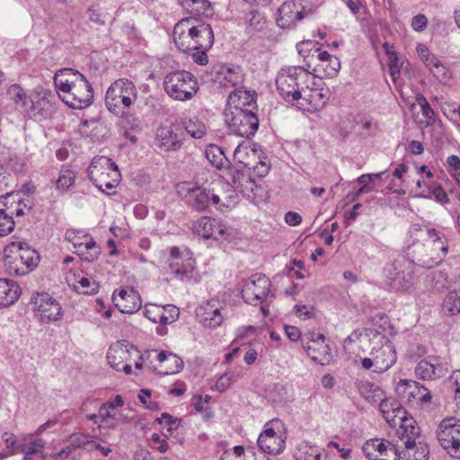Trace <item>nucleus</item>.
<instances>
[{
	"label": "nucleus",
	"instance_id": "15",
	"mask_svg": "<svg viewBox=\"0 0 460 460\" xmlns=\"http://www.w3.org/2000/svg\"><path fill=\"white\" fill-rule=\"evenodd\" d=\"M115 306L123 314H134L142 305L139 294L133 288H121L112 295Z\"/></svg>",
	"mask_w": 460,
	"mask_h": 460
},
{
	"label": "nucleus",
	"instance_id": "38",
	"mask_svg": "<svg viewBox=\"0 0 460 460\" xmlns=\"http://www.w3.org/2000/svg\"><path fill=\"white\" fill-rule=\"evenodd\" d=\"M358 392L361 396L370 402H377L383 396L382 389L369 382H360Z\"/></svg>",
	"mask_w": 460,
	"mask_h": 460
},
{
	"label": "nucleus",
	"instance_id": "50",
	"mask_svg": "<svg viewBox=\"0 0 460 460\" xmlns=\"http://www.w3.org/2000/svg\"><path fill=\"white\" fill-rule=\"evenodd\" d=\"M269 397L275 402H283L288 399V388L281 384H275L269 391Z\"/></svg>",
	"mask_w": 460,
	"mask_h": 460
},
{
	"label": "nucleus",
	"instance_id": "35",
	"mask_svg": "<svg viewBox=\"0 0 460 460\" xmlns=\"http://www.w3.org/2000/svg\"><path fill=\"white\" fill-rule=\"evenodd\" d=\"M194 263L195 261L191 258L185 260L181 266L172 262L169 265V272L181 280L190 279L193 277Z\"/></svg>",
	"mask_w": 460,
	"mask_h": 460
},
{
	"label": "nucleus",
	"instance_id": "14",
	"mask_svg": "<svg viewBox=\"0 0 460 460\" xmlns=\"http://www.w3.org/2000/svg\"><path fill=\"white\" fill-rule=\"evenodd\" d=\"M219 300L210 299L199 305L196 310L198 321L205 327L217 328L223 323Z\"/></svg>",
	"mask_w": 460,
	"mask_h": 460
},
{
	"label": "nucleus",
	"instance_id": "60",
	"mask_svg": "<svg viewBox=\"0 0 460 460\" xmlns=\"http://www.w3.org/2000/svg\"><path fill=\"white\" fill-rule=\"evenodd\" d=\"M411 380H400L396 385V393L402 399L407 402H410V384H411Z\"/></svg>",
	"mask_w": 460,
	"mask_h": 460
},
{
	"label": "nucleus",
	"instance_id": "33",
	"mask_svg": "<svg viewBox=\"0 0 460 460\" xmlns=\"http://www.w3.org/2000/svg\"><path fill=\"white\" fill-rule=\"evenodd\" d=\"M406 460H428L429 450L425 443H416V440L410 445L404 446L402 452Z\"/></svg>",
	"mask_w": 460,
	"mask_h": 460
},
{
	"label": "nucleus",
	"instance_id": "3",
	"mask_svg": "<svg viewBox=\"0 0 460 460\" xmlns=\"http://www.w3.org/2000/svg\"><path fill=\"white\" fill-rule=\"evenodd\" d=\"M313 77L302 66H288L282 68L276 78L279 93L289 103L300 101L303 92L309 89Z\"/></svg>",
	"mask_w": 460,
	"mask_h": 460
},
{
	"label": "nucleus",
	"instance_id": "1",
	"mask_svg": "<svg viewBox=\"0 0 460 460\" xmlns=\"http://www.w3.org/2000/svg\"><path fill=\"white\" fill-rule=\"evenodd\" d=\"M54 84L62 101L73 109H84L93 102V88L77 70L62 68L54 76Z\"/></svg>",
	"mask_w": 460,
	"mask_h": 460
},
{
	"label": "nucleus",
	"instance_id": "9",
	"mask_svg": "<svg viewBox=\"0 0 460 460\" xmlns=\"http://www.w3.org/2000/svg\"><path fill=\"white\" fill-rule=\"evenodd\" d=\"M437 438L450 456L460 458V420L447 418L441 420L437 429Z\"/></svg>",
	"mask_w": 460,
	"mask_h": 460
},
{
	"label": "nucleus",
	"instance_id": "12",
	"mask_svg": "<svg viewBox=\"0 0 460 460\" xmlns=\"http://www.w3.org/2000/svg\"><path fill=\"white\" fill-rule=\"evenodd\" d=\"M385 275L394 285L402 289L410 288L414 282L412 264L404 258L397 259L385 269Z\"/></svg>",
	"mask_w": 460,
	"mask_h": 460
},
{
	"label": "nucleus",
	"instance_id": "42",
	"mask_svg": "<svg viewBox=\"0 0 460 460\" xmlns=\"http://www.w3.org/2000/svg\"><path fill=\"white\" fill-rule=\"evenodd\" d=\"M215 220L208 217H202L194 225V232L204 239H209L213 235Z\"/></svg>",
	"mask_w": 460,
	"mask_h": 460
},
{
	"label": "nucleus",
	"instance_id": "45",
	"mask_svg": "<svg viewBox=\"0 0 460 460\" xmlns=\"http://www.w3.org/2000/svg\"><path fill=\"white\" fill-rule=\"evenodd\" d=\"M429 279L430 286L438 291L448 288L450 283L448 274L441 270H433L429 274Z\"/></svg>",
	"mask_w": 460,
	"mask_h": 460
},
{
	"label": "nucleus",
	"instance_id": "4",
	"mask_svg": "<svg viewBox=\"0 0 460 460\" xmlns=\"http://www.w3.org/2000/svg\"><path fill=\"white\" fill-rule=\"evenodd\" d=\"M357 340L361 343L370 341L373 344L370 356L375 358L377 373H384L395 364L397 359L395 348L385 336L374 333L373 338L370 339L367 334L363 335L362 332L355 331L346 338L344 342L349 344Z\"/></svg>",
	"mask_w": 460,
	"mask_h": 460
},
{
	"label": "nucleus",
	"instance_id": "37",
	"mask_svg": "<svg viewBox=\"0 0 460 460\" xmlns=\"http://www.w3.org/2000/svg\"><path fill=\"white\" fill-rule=\"evenodd\" d=\"M75 172L69 165H63L56 181L57 190L66 191L75 183Z\"/></svg>",
	"mask_w": 460,
	"mask_h": 460
},
{
	"label": "nucleus",
	"instance_id": "13",
	"mask_svg": "<svg viewBox=\"0 0 460 460\" xmlns=\"http://www.w3.org/2000/svg\"><path fill=\"white\" fill-rule=\"evenodd\" d=\"M179 193L186 203L197 211H204L210 204V192L200 186L184 182L180 186Z\"/></svg>",
	"mask_w": 460,
	"mask_h": 460
},
{
	"label": "nucleus",
	"instance_id": "51",
	"mask_svg": "<svg viewBox=\"0 0 460 460\" xmlns=\"http://www.w3.org/2000/svg\"><path fill=\"white\" fill-rule=\"evenodd\" d=\"M381 450L383 456L377 460H399L398 447L391 442L383 440Z\"/></svg>",
	"mask_w": 460,
	"mask_h": 460
},
{
	"label": "nucleus",
	"instance_id": "27",
	"mask_svg": "<svg viewBox=\"0 0 460 460\" xmlns=\"http://www.w3.org/2000/svg\"><path fill=\"white\" fill-rule=\"evenodd\" d=\"M397 426L396 434L404 446L413 443L420 436V428L416 425L414 419L407 413Z\"/></svg>",
	"mask_w": 460,
	"mask_h": 460
},
{
	"label": "nucleus",
	"instance_id": "20",
	"mask_svg": "<svg viewBox=\"0 0 460 460\" xmlns=\"http://www.w3.org/2000/svg\"><path fill=\"white\" fill-rule=\"evenodd\" d=\"M215 81H217L223 87L237 88L243 84L244 75L239 66H219L216 70Z\"/></svg>",
	"mask_w": 460,
	"mask_h": 460
},
{
	"label": "nucleus",
	"instance_id": "62",
	"mask_svg": "<svg viewBox=\"0 0 460 460\" xmlns=\"http://www.w3.org/2000/svg\"><path fill=\"white\" fill-rule=\"evenodd\" d=\"M428 24V19L424 14H417L411 20V27L416 31H422Z\"/></svg>",
	"mask_w": 460,
	"mask_h": 460
},
{
	"label": "nucleus",
	"instance_id": "52",
	"mask_svg": "<svg viewBox=\"0 0 460 460\" xmlns=\"http://www.w3.org/2000/svg\"><path fill=\"white\" fill-rule=\"evenodd\" d=\"M317 58L320 61H322L323 63H326V62L333 63V66H331L330 70L327 71V75L329 76H332V75H336L337 72L341 68V64H340L339 59L336 57L332 56L327 51L319 52L317 55Z\"/></svg>",
	"mask_w": 460,
	"mask_h": 460
},
{
	"label": "nucleus",
	"instance_id": "59",
	"mask_svg": "<svg viewBox=\"0 0 460 460\" xmlns=\"http://www.w3.org/2000/svg\"><path fill=\"white\" fill-rule=\"evenodd\" d=\"M235 380V375L233 372H226L222 375L216 382V388L220 393L225 392Z\"/></svg>",
	"mask_w": 460,
	"mask_h": 460
},
{
	"label": "nucleus",
	"instance_id": "8",
	"mask_svg": "<svg viewBox=\"0 0 460 460\" xmlns=\"http://www.w3.org/2000/svg\"><path fill=\"white\" fill-rule=\"evenodd\" d=\"M224 119L229 130L238 137L249 138L259 128L258 117L252 110H225Z\"/></svg>",
	"mask_w": 460,
	"mask_h": 460
},
{
	"label": "nucleus",
	"instance_id": "19",
	"mask_svg": "<svg viewBox=\"0 0 460 460\" xmlns=\"http://www.w3.org/2000/svg\"><path fill=\"white\" fill-rule=\"evenodd\" d=\"M306 13L296 10V4L293 1L283 3L278 10L277 24L281 28H290L301 21Z\"/></svg>",
	"mask_w": 460,
	"mask_h": 460
},
{
	"label": "nucleus",
	"instance_id": "40",
	"mask_svg": "<svg viewBox=\"0 0 460 460\" xmlns=\"http://www.w3.org/2000/svg\"><path fill=\"white\" fill-rule=\"evenodd\" d=\"M65 239L71 243L76 251L78 248H81L84 243L90 242L93 237L82 230L68 229L65 234Z\"/></svg>",
	"mask_w": 460,
	"mask_h": 460
},
{
	"label": "nucleus",
	"instance_id": "28",
	"mask_svg": "<svg viewBox=\"0 0 460 460\" xmlns=\"http://www.w3.org/2000/svg\"><path fill=\"white\" fill-rule=\"evenodd\" d=\"M48 95L47 92L37 93L33 95L30 111L34 119H41L51 116L53 105L48 99Z\"/></svg>",
	"mask_w": 460,
	"mask_h": 460
},
{
	"label": "nucleus",
	"instance_id": "30",
	"mask_svg": "<svg viewBox=\"0 0 460 460\" xmlns=\"http://www.w3.org/2000/svg\"><path fill=\"white\" fill-rule=\"evenodd\" d=\"M129 358V350L128 345L119 341L112 344L107 352V360L109 365L119 371L123 363L127 362Z\"/></svg>",
	"mask_w": 460,
	"mask_h": 460
},
{
	"label": "nucleus",
	"instance_id": "6",
	"mask_svg": "<svg viewBox=\"0 0 460 460\" xmlns=\"http://www.w3.org/2000/svg\"><path fill=\"white\" fill-rule=\"evenodd\" d=\"M88 176L102 191L107 192L116 188L120 181L117 164L107 156L94 157L88 167Z\"/></svg>",
	"mask_w": 460,
	"mask_h": 460
},
{
	"label": "nucleus",
	"instance_id": "10",
	"mask_svg": "<svg viewBox=\"0 0 460 460\" xmlns=\"http://www.w3.org/2000/svg\"><path fill=\"white\" fill-rule=\"evenodd\" d=\"M270 280L262 273H255L251 276L242 289V296L245 303L256 305L273 297L270 293Z\"/></svg>",
	"mask_w": 460,
	"mask_h": 460
},
{
	"label": "nucleus",
	"instance_id": "2",
	"mask_svg": "<svg viewBox=\"0 0 460 460\" xmlns=\"http://www.w3.org/2000/svg\"><path fill=\"white\" fill-rule=\"evenodd\" d=\"M40 261V253L26 243L12 242L4 250V263L13 276H25L33 271Z\"/></svg>",
	"mask_w": 460,
	"mask_h": 460
},
{
	"label": "nucleus",
	"instance_id": "5",
	"mask_svg": "<svg viewBox=\"0 0 460 460\" xmlns=\"http://www.w3.org/2000/svg\"><path fill=\"white\" fill-rule=\"evenodd\" d=\"M137 99V90L135 84L128 79L120 78L113 82L108 88L105 105L116 116L124 117Z\"/></svg>",
	"mask_w": 460,
	"mask_h": 460
},
{
	"label": "nucleus",
	"instance_id": "31",
	"mask_svg": "<svg viewBox=\"0 0 460 460\" xmlns=\"http://www.w3.org/2000/svg\"><path fill=\"white\" fill-rule=\"evenodd\" d=\"M21 294L20 287L13 281L0 279V307L13 305Z\"/></svg>",
	"mask_w": 460,
	"mask_h": 460
},
{
	"label": "nucleus",
	"instance_id": "46",
	"mask_svg": "<svg viewBox=\"0 0 460 460\" xmlns=\"http://www.w3.org/2000/svg\"><path fill=\"white\" fill-rule=\"evenodd\" d=\"M383 446V439L374 438L367 441L362 447V450L368 460H377V457H381Z\"/></svg>",
	"mask_w": 460,
	"mask_h": 460
},
{
	"label": "nucleus",
	"instance_id": "48",
	"mask_svg": "<svg viewBox=\"0 0 460 460\" xmlns=\"http://www.w3.org/2000/svg\"><path fill=\"white\" fill-rule=\"evenodd\" d=\"M75 289L78 293L84 295H93L97 293L99 284L94 280H90L87 278H81L77 284L75 285Z\"/></svg>",
	"mask_w": 460,
	"mask_h": 460
},
{
	"label": "nucleus",
	"instance_id": "53",
	"mask_svg": "<svg viewBox=\"0 0 460 460\" xmlns=\"http://www.w3.org/2000/svg\"><path fill=\"white\" fill-rule=\"evenodd\" d=\"M163 311L161 306L154 304L146 305L144 314L145 316L152 321L153 323H162Z\"/></svg>",
	"mask_w": 460,
	"mask_h": 460
},
{
	"label": "nucleus",
	"instance_id": "29",
	"mask_svg": "<svg viewBox=\"0 0 460 460\" xmlns=\"http://www.w3.org/2000/svg\"><path fill=\"white\" fill-rule=\"evenodd\" d=\"M21 206V193L9 192L0 197V208L11 219L13 216L20 217L23 216V211L20 208Z\"/></svg>",
	"mask_w": 460,
	"mask_h": 460
},
{
	"label": "nucleus",
	"instance_id": "11",
	"mask_svg": "<svg viewBox=\"0 0 460 460\" xmlns=\"http://www.w3.org/2000/svg\"><path fill=\"white\" fill-rule=\"evenodd\" d=\"M31 304L41 323L57 322L63 315L59 303L48 293H36L32 295Z\"/></svg>",
	"mask_w": 460,
	"mask_h": 460
},
{
	"label": "nucleus",
	"instance_id": "24",
	"mask_svg": "<svg viewBox=\"0 0 460 460\" xmlns=\"http://www.w3.org/2000/svg\"><path fill=\"white\" fill-rule=\"evenodd\" d=\"M412 257L419 265L424 268H431L438 264V256L426 240L422 243H414L411 252Z\"/></svg>",
	"mask_w": 460,
	"mask_h": 460
},
{
	"label": "nucleus",
	"instance_id": "7",
	"mask_svg": "<svg viewBox=\"0 0 460 460\" xmlns=\"http://www.w3.org/2000/svg\"><path fill=\"white\" fill-rule=\"evenodd\" d=\"M164 86L166 93L177 101L190 100L199 90L196 77L185 70L167 74L164 80Z\"/></svg>",
	"mask_w": 460,
	"mask_h": 460
},
{
	"label": "nucleus",
	"instance_id": "26",
	"mask_svg": "<svg viewBox=\"0 0 460 460\" xmlns=\"http://www.w3.org/2000/svg\"><path fill=\"white\" fill-rule=\"evenodd\" d=\"M190 33L193 36L195 49L208 50L214 43V33L212 27L207 23H200L190 26Z\"/></svg>",
	"mask_w": 460,
	"mask_h": 460
},
{
	"label": "nucleus",
	"instance_id": "55",
	"mask_svg": "<svg viewBox=\"0 0 460 460\" xmlns=\"http://www.w3.org/2000/svg\"><path fill=\"white\" fill-rule=\"evenodd\" d=\"M70 443L72 444V447L75 448H85L86 447H89V445H92L93 443V437L89 434H74L71 436Z\"/></svg>",
	"mask_w": 460,
	"mask_h": 460
},
{
	"label": "nucleus",
	"instance_id": "21",
	"mask_svg": "<svg viewBox=\"0 0 460 460\" xmlns=\"http://www.w3.org/2000/svg\"><path fill=\"white\" fill-rule=\"evenodd\" d=\"M447 369L437 358L420 360L416 368V375L421 379H436L446 375Z\"/></svg>",
	"mask_w": 460,
	"mask_h": 460
},
{
	"label": "nucleus",
	"instance_id": "36",
	"mask_svg": "<svg viewBox=\"0 0 460 460\" xmlns=\"http://www.w3.org/2000/svg\"><path fill=\"white\" fill-rule=\"evenodd\" d=\"M75 252L80 256L82 260L93 262L96 261L101 254V247L92 239L90 242L84 243V244L75 251Z\"/></svg>",
	"mask_w": 460,
	"mask_h": 460
},
{
	"label": "nucleus",
	"instance_id": "32",
	"mask_svg": "<svg viewBox=\"0 0 460 460\" xmlns=\"http://www.w3.org/2000/svg\"><path fill=\"white\" fill-rule=\"evenodd\" d=\"M426 234L428 243L438 253V262H440L448 252V243L446 236L434 228H426Z\"/></svg>",
	"mask_w": 460,
	"mask_h": 460
},
{
	"label": "nucleus",
	"instance_id": "58",
	"mask_svg": "<svg viewBox=\"0 0 460 460\" xmlns=\"http://www.w3.org/2000/svg\"><path fill=\"white\" fill-rule=\"evenodd\" d=\"M417 104L420 107L423 117L425 118V122L429 123L434 116V111L431 109L429 103L427 99L423 95H417L416 97Z\"/></svg>",
	"mask_w": 460,
	"mask_h": 460
},
{
	"label": "nucleus",
	"instance_id": "56",
	"mask_svg": "<svg viewBox=\"0 0 460 460\" xmlns=\"http://www.w3.org/2000/svg\"><path fill=\"white\" fill-rule=\"evenodd\" d=\"M387 57L390 75L393 80L395 81L400 76L399 58L395 51H387Z\"/></svg>",
	"mask_w": 460,
	"mask_h": 460
},
{
	"label": "nucleus",
	"instance_id": "39",
	"mask_svg": "<svg viewBox=\"0 0 460 460\" xmlns=\"http://www.w3.org/2000/svg\"><path fill=\"white\" fill-rule=\"evenodd\" d=\"M443 308L450 315L460 314V288L452 290L447 295Z\"/></svg>",
	"mask_w": 460,
	"mask_h": 460
},
{
	"label": "nucleus",
	"instance_id": "43",
	"mask_svg": "<svg viewBox=\"0 0 460 460\" xmlns=\"http://www.w3.org/2000/svg\"><path fill=\"white\" fill-rule=\"evenodd\" d=\"M206 156L210 164L218 169H221L226 163H228L222 149L216 145H211L206 149Z\"/></svg>",
	"mask_w": 460,
	"mask_h": 460
},
{
	"label": "nucleus",
	"instance_id": "17",
	"mask_svg": "<svg viewBox=\"0 0 460 460\" xmlns=\"http://www.w3.org/2000/svg\"><path fill=\"white\" fill-rule=\"evenodd\" d=\"M309 340L313 345L305 346L308 356L321 365H327L331 359L330 348L324 343L325 337L320 333H311Z\"/></svg>",
	"mask_w": 460,
	"mask_h": 460
},
{
	"label": "nucleus",
	"instance_id": "44",
	"mask_svg": "<svg viewBox=\"0 0 460 460\" xmlns=\"http://www.w3.org/2000/svg\"><path fill=\"white\" fill-rule=\"evenodd\" d=\"M410 402L418 401L422 402H429L431 400L429 391L418 382L412 381L410 384Z\"/></svg>",
	"mask_w": 460,
	"mask_h": 460
},
{
	"label": "nucleus",
	"instance_id": "18",
	"mask_svg": "<svg viewBox=\"0 0 460 460\" xmlns=\"http://www.w3.org/2000/svg\"><path fill=\"white\" fill-rule=\"evenodd\" d=\"M256 109L254 93H251L241 88H235L232 91L227 99L226 108L225 110H252Z\"/></svg>",
	"mask_w": 460,
	"mask_h": 460
},
{
	"label": "nucleus",
	"instance_id": "47",
	"mask_svg": "<svg viewBox=\"0 0 460 460\" xmlns=\"http://www.w3.org/2000/svg\"><path fill=\"white\" fill-rule=\"evenodd\" d=\"M248 31L249 32L261 31L267 26V21L263 15L252 11L249 13Z\"/></svg>",
	"mask_w": 460,
	"mask_h": 460
},
{
	"label": "nucleus",
	"instance_id": "34",
	"mask_svg": "<svg viewBox=\"0 0 460 460\" xmlns=\"http://www.w3.org/2000/svg\"><path fill=\"white\" fill-rule=\"evenodd\" d=\"M157 359L159 362L165 364V370L164 372L165 375L177 373L183 367L181 358L171 352L161 351L157 355Z\"/></svg>",
	"mask_w": 460,
	"mask_h": 460
},
{
	"label": "nucleus",
	"instance_id": "16",
	"mask_svg": "<svg viewBox=\"0 0 460 460\" xmlns=\"http://www.w3.org/2000/svg\"><path fill=\"white\" fill-rule=\"evenodd\" d=\"M155 146L162 151H176L181 146V139L173 124L160 126L155 134Z\"/></svg>",
	"mask_w": 460,
	"mask_h": 460
},
{
	"label": "nucleus",
	"instance_id": "41",
	"mask_svg": "<svg viewBox=\"0 0 460 460\" xmlns=\"http://www.w3.org/2000/svg\"><path fill=\"white\" fill-rule=\"evenodd\" d=\"M185 130L194 138H201L207 133V127L200 119L191 118L183 122Z\"/></svg>",
	"mask_w": 460,
	"mask_h": 460
},
{
	"label": "nucleus",
	"instance_id": "22",
	"mask_svg": "<svg viewBox=\"0 0 460 460\" xmlns=\"http://www.w3.org/2000/svg\"><path fill=\"white\" fill-rule=\"evenodd\" d=\"M173 40L177 48L184 53L195 49L189 19L181 20L174 26Z\"/></svg>",
	"mask_w": 460,
	"mask_h": 460
},
{
	"label": "nucleus",
	"instance_id": "63",
	"mask_svg": "<svg viewBox=\"0 0 460 460\" xmlns=\"http://www.w3.org/2000/svg\"><path fill=\"white\" fill-rule=\"evenodd\" d=\"M416 185H417V189L419 190L415 195L416 197L425 198V199L431 198V190L423 180H421V179L417 180Z\"/></svg>",
	"mask_w": 460,
	"mask_h": 460
},
{
	"label": "nucleus",
	"instance_id": "54",
	"mask_svg": "<svg viewBox=\"0 0 460 460\" xmlns=\"http://www.w3.org/2000/svg\"><path fill=\"white\" fill-rule=\"evenodd\" d=\"M406 411L402 407L395 408L389 411V415H383L386 422L392 428H396L399 421L402 420V418L406 417Z\"/></svg>",
	"mask_w": 460,
	"mask_h": 460
},
{
	"label": "nucleus",
	"instance_id": "23",
	"mask_svg": "<svg viewBox=\"0 0 460 460\" xmlns=\"http://www.w3.org/2000/svg\"><path fill=\"white\" fill-rule=\"evenodd\" d=\"M257 443L262 452L276 455L283 450L285 441L273 429L268 428L259 436Z\"/></svg>",
	"mask_w": 460,
	"mask_h": 460
},
{
	"label": "nucleus",
	"instance_id": "61",
	"mask_svg": "<svg viewBox=\"0 0 460 460\" xmlns=\"http://www.w3.org/2000/svg\"><path fill=\"white\" fill-rule=\"evenodd\" d=\"M379 410L382 415H389V411L395 408H401V404L394 399H384L383 396L379 400Z\"/></svg>",
	"mask_w": 460,
	"mask_h": 460
},
{
	"label": "nucleus",
	"instance_id": "25",
	"mask_svg": "<svg viewBox=\"0 0 460 460\" xmlns=\"http://www.w3.org/2000/svg\"><path fill=\"white\" fill-rule=\"evenodd\" d=\"M307 90L308 89H305V92H303L300 101L295 103L299 109L308 112L319 111L324 106L328 98L318 90Z\"/></svg>",
	"mask_w": 460,
	"mask_h": 460
},
{
	"label": "nucleus",
	"instance_id": "64",
	"mask_svg": "<svg viewBox=\"0 0 460 460\" xmlns=\"http://www.w3.org/2000/svg\"><path fill=\"white\" fill-rule=\"evenodd\" d=\"M285 222L291 226H296L301 224L302 217L294 211H289L285 215Z\"/></svg>",
	"mask_w": 460,
	"mask_h": 460
},
{
	"label": "nucleus",
	"instance_id": "49",
	"mask_svg": "<svg viewBox=\"0 0 460 460\" xmlns=\"http://www.w3.org/2000/svg\"><path fill=\"white\" fill-rule=\"evenodd\" d=\"M7 94L15 104L20 105L22 108L27 105L26 93L19 84H12L7 90Z\"/></svg>",
	"mask_w": 460,
	"mask_h": 460
},
{
	"label": "nucleus",
	"instance_id": "57",
	"mask_svg": "<svg viewBox=\"0 0 460 460\" xmlns=\"http://www.w3.org/2000/svg\"><path fill=\"white\" fill-rule=\"evenodd\" d=\"M161 307L164 309L162 320L163 324L172 323L178 318L180 311L175 305H166Z\"/></svg>",
	"mask_w": 460,
	"mask_h": 460
}]
</instances>
